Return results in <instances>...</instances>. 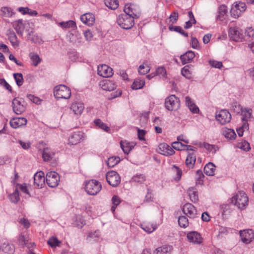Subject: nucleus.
<instances>
[{
  "instance_id": "e2e57ef3",
  "label": "nucleus",
  "mask_w": 254,
  "mask_h": 254,
  "mask_svg": "<svg viewBox=\"0 0 254 254\" xmlns=\"http://www.w3.org/2000/svg\"><path fill=\"white\" fill-rule=\"evenodd\" d=\"M209 63L213 67L220 69L223 66V64L221 62L215 60H210L209 61Z\"/></svg>"
},
{
  "instance_id": "f704fd0d",
  "label": "nucleus",
  "mask_w": 254,
  "mask_h": 254,
  "mask_svg": "<svg viewBox=\"0 0 254 254\" xmlns=\"http://www.w3.org/2000/svg\"><path fill=\"white\" fill-rule=\"evenodd\" d=\"M141 227L144 231L148 233L153 232L157 228L155 224L150 223H143L141 224Z\"/></svg>"
},
{
  "instance_id": "c85d7f7f",
  "label": "nucleus",
  "mask_w": 254,
  "mask_h": 254,
  "mask_svg": "<svg viewBox=\"0 0 254 254\" xmlns=\"http://www.w3.org/2000/svg\"><path fill=\"white\" fill-rule=\"evenodd\" d=\"M186 103L191 112L194 114H197L199 112L198 108L195 105L193 101L189 96H186L185 98Z\"/></svg>"
},
{
  "instance_id": "aec40b11",
  "label": "nucleus",
  "mask_w": 254,
  "mask_h": 254,
  "mask_svg": "<svg viewBox=\"0 0 254 254\" xmlns=\"http://www.w3.org/2000/svg\"><path fill=\"white\" fill-rule=\"evenodd\" d=\"M6 35L11 45L14 48H17L19 46V41L13 30L9 29L6 31Z\"/></svg>"
},
{
  "instance_id": "c756f323",
  "label": "nucleus",
  "mask_w": 254,
  "mask_h": 254,
  "mask_svg": "<svg viewBox=\"0 0 254 254\" xmlns=\"http://www.w3.org/2000/svg\"><path fill=\"white\" fill-rule=\"evenodd\" d=\"M55 155V153L48 147L43 149L42 151V157L45 161H48L52 159Z\"/></svg>"
},
{
  "instance_id": "0eeeda50",
  "label": "nucleus",
  "mask_w": 254,
  "mask_h": 254,
  "mask_svg": "<svg viewBox=\"0 0 254 254\" xmlns=\"http://www.w3.org/2000/svg\"><path fill=\"white\" fill-rule=\"evenodd\" d=\"M246 5L244 2H236L231 7L230 10L231 15L233 17L238 18L246 10Z\"/></svg>"
},
{
  "instance_id": "f03ea898",
  "label": "nucleus",
  "mask_w": 254,
  "mask_h": 254,
  "mask_svg": "<svg viewBox=\"0 0 254 254\" xmlns=\"http://www.w3.org/2000/svg\"><path fill=\"white\" fill-rule=\"evenodd\" d=\"M84 188L88 194L95 195L100 191L102 185L99 181L96 180H90L86 182Z\"/></svg>"
},
{
  "instance_id": "f8f14e48",
  "label": "nucleus",
  "mask_w": 254,
  "mask_h": 254,
  "mask_svg": "<svg viewBox=\"0 0 254 254\" xmlns=\"http://www.w3.org/2000/svg\"><path fill=\"white\" fill-rule=\"evenodd\" d=\"M229 35L231 39L235 42H240L244 38L242 30L237 27H231Z\"/></svg>"
},
{
  "instance_id": "a211bd4d",
  "label": "nucleus",
  "mask_w": 254,
  "mask_h": 254,
  "mask_svg": "<svg viewBox=\"0 0 254 254\" xmlns=\"http://www.w3.org/2000/svg\"><path fill=\"white\" fill-rule=\"evenodd\" d=\"M12 106L13 112L17 114H21L24 112L25 107L22 104L21 101L16 98H15L12 103Z\"/></svg>"
},
{
  "instance_id": "de8ad7c7",
  "label": "nucleus",
  "mask_w": 254,
  "mask_h": 254,
  "mask_svg": "<svg viewBox=\"0 0 254 254\" xmlns=\"http://www.w3.org/2000/svg\"><path fill=\"white\" fill-rule=\"evenodd\" d=\"M0 11L2 12V14L3 16L7 17H10L14 14L12 9L8 7H1Z\"/></svg>"
},
{
  "instance_id": "6e6d98bb",
  "label": "nucleus",
  "mask_w": 254,
  "mask_h": 254,
  "mask_svg": "<svg viewBox=\"0 0 254 254\" xmlns=\"http://www.w3.org/2000/svg\"><path fill=\"white\" fill-rule=\"evenodd\" d=\"M204 177V176L201 170H197L196 172L195 180L196 183L197 184L201 185L203 184L202 179Z\"/></svg>"
},
{
  "instance_id": "f257e3e1",
  "label": "nucleus",
  "mask_w": 254,
  "mask_h": 254,
  "mask_svg": "<svg viewBox=\"0 0 254 254\" xmlns=\"http://www.w3.org/2000/svg\"><path fill=\"white\" fill-rule=\"evenodd\" d=\"M231 203L241 210L245 209L249 203V199L244 191H239L231 198Z\"/></svg>"
},
{
  "instance_id": "b1692460",
  "label": "nucleus",
  "mask_w": 254,
  "mask_h": 254,
  "mask_svg": "<svg viewBox=\"0 0 254 254\" xmlns=\"http://www.w3.org/2000/svg\"><path fill=\"white\" fill-rule=\"evenodd\" d=\"M12 24L17 34L22 36L24 30L25 28V25L23 23V20L22 19L15 20L12 22Z\"/></svg>"
},
{
  "instance_id": "cd10ccee",
  "label": "nucleus",
  "mask_w": 254,
  "mask_h": 254,
  "mask_svg": "<svg viewBox=\"0 0 254 254\" xmlns=\"http://www.w3.org/2000/svg\"><path fill=\"white\" fill-rule=\"evenodd\" d=\"M84 106L83 103L75 102L72 104L70 107V110L76 115H80L82 114Z\"/></svg>"
},
{
  "instance_id": "5701e85b",
  "label": "nucleus",
  "mask_w": 254,
  "mask_h": 254,
  "mask_svg": "<svg viewBox=\"0 0 254 254\" xmlns=\"http://www.w3.org/2000/svg\"><path fill=\"white\" fill-rule=\"evenodd\" d=\"M27 121L24 118H13L10 121V126L14 128H16L25 126L27 124Z\"/></svg>"
},
{
  "instance_id": "0e129e2a",
  "label": "nucleus",
  "mask_w": 254,
  "mask_h": 254,
  "mask_svg": "<svg viewBox=\"0 0 254 254\" xmlns=\"http://www.w3.org/2000/svg\"><path fill=\"white\" fill-rule=\"evenodd\" d=\"M249 128V125L248 123H244L243 125L237 129V133L239 136H242L243 135L244 131L246 129L248 130Z\"/></svg>"
},
{
  "instance_id": "338daca9",
  "label": "nucleus",
  "mask_w": 254,
  "mask_h": 254,
  "mask_svg": "<svg viewBox=\"0 0 254 254\" xmlns=\"http://www.w3.org/2000/svg\"><path fill=\"white\" fill-rule=\"evenodd\" d=\"M27 98L34 103L40 104L41 100L37 97L34 96L33 95H27Z\"/></svg>"
},
{
  "instance_id": "4be33fe9",
  "label": "nucleus",
  "mask_w": 254,
  "mask_h": 254,
  "mask_svg": "<svg viewBox=\"0 0 254 254\" xmlns=\"http://www.w3.org/2000/svg\"><path fill=\"white\" fill-rule=\"evenodd\" d=\"M100 86L104 90L113 91L116 88L115 82L109 79H105L100 83Z\"/></svg>"
},
{
  "instance_id": "473e14b6",
  "label": "nucleus",
  "mask_w": 254,
  "mask_h": 254,
  "mask_svg": "<svg viewBox=\"0 0 254 254\" xmlns=\"http://www.w3.org/2000/svg\"><path fill=\"white\" fill-rule=\"evenodd\" d=\"M172 250V247L170 246H164L157 248L155 252V254H170Z\"/></svg>"
},
{
  "instance_id": "2f4dec72",
  "label": "nucleus",
  "mask_w": 254,
  "mask_h": 254,
  "mask_svg": "<svg viewBox=\"0 0 254 254\" xmlns=\"http://www.w3.org/2000/svg\"><path fill=\"white\" fill-rule=\"evenodd\" d=\"M196 161V157L193 153H189L186 159V165L189 169L193 168Z\"/></svg>"
},
{
  "instance_id": "37998d69",
  "label": "nucleus",
  "mask_w": 254,
  "mask_h": 254,
  "mask_svg": "<svg viewBox=\"0 0 254 254\" xmlns=\"http://www.w3.org/2000/svg\"><path fill=\"white\" fill-rule=\"evenodd\" d=\"M120 161V159L119 157H111L108 158L107 161V166L110 167H114L118 164Z\"/></svg>"
},
{
  "instance_id": "864d4df0",
  "label": "nucleus",
  "mask_w": 254,
  "mask_h": 254,
  "mask_svg": "<svg viewBox=\"0 0 254 254\" xmlns=\"http://www.w3.org/2000/svg\"><path fill=\"white\" fill-rule=\"evenodd\" d=\"M169 29L170 31H175L176 32H179L184 36L187 37L188 36V34L187 32H185L184 30L182 29L181 26H169Z\"/></svg>"
},
{
  "instance_id": "20e7f679",
  "label": "nucleus",
  "mask_w": 254,
  "mask_h": 254,
  "mask_svg": "<svg viewBox=\"0 0 254 254\" xmlns=\"http://www.w3.org/2000/svg\"><path fill=\"white\" fill-rule=\"evenodd\" d=\"M117 23L122 28L129 29L134 25V19L125 13L120 15L117 18Z\"/></svg>"
},
{
  "instance_id": "f3484780",
  "label": "nucleus",
  "mask_w": 254,
  "mask_h": 254,
  "mask_svg": "<svg viewBox=\"0 0 254 254\" xmlns=\"http://www.w3.org/2000/svg\"><path fill=\"white\" fill-rule=\"evenodd\" d=\"M240 236L244 243L249 244L254 239V232L252 229L245 230L240 232Z\"/></svg>"
},
{
  "instance_id": "bf43d9fd",
  "label": "nucleus",
  "mask_w": 254,
  "mask_h": 254,
  "mask_svg": "<svg viewBox=\"0 0 254 254\" xmlns=\"http://www.w3.org/2000/svg\"><path fill=\"white\" fill-rule=\"evenodd\" d=\"M178 13L177 11H174L169 16L170 19V23H171V24L170 26H173V24H175L177 22L178 19Z\"/></svg>"
},
{
  "instance_id": "58836bf2",
  "label": "nucleus",
  "mask_w": 254,
  "mask_h": 254,
  "mask_svg": "<svg viewBox=\"0 0 254 254\" xmlns=\"http://www.w3.org/2000/svg\"><path fill=\"white\" fill-rule=\"evenodd\" d=\"M29 57L32 61V64L35 66H37L41 61V59L38 55L34 52L30 53Z\"/></svg>"
},
{
  "instance_id": "09e8293b",
  "label": "nucleus",
  "mask_w": 254,
  "mask_h": 254,
  "mask_svg": "<svg viewBox=\"0 0 254 254\" xmlns=\"http://www.w3.org/2000/svg\"><path fill=\"white\" fill-rule=\"evenodd\" d=\"M182 75L188 79L191 78L192 72L190 70V65H187L185 66L182 69Z\"/></svg>"
},
{
  "instance_id": "7ed1b4c3",
  "label": "nucleus",
  "mask_w": 254,
  "mask_h": 254,
  "mask_svg": "<svg viewBox=\"0 0 254 254\" xmlns=\"http://www.w3.org/2000/svg\"><path fill=\"white\" fill-rule=\"evenodd\" d=\"M54 94L57 99H69L71 96L69 88L64 85H59L55 87Z\"/></svg>"
},
{
  "instance_id": "4d7b16f0",
  "label": "nucleus",
  "mask_w": 254,
  "mask_h": 254,
  "mask_svg": "<svg viewBox=\"0 0 254 254\" xmlns=\"http://www.w3.org/2000/svg\"><path fill=\"white\" fill-rule=\"evenodd\" d=\"M173 170L174 172L175 173V177L174 178L175 180L177 181H179L182 175V170L178 167L175 165L173 166Z\"/></svg>"
},
{
  "instance_id": "774afa93",
  "label": "nucleus",
  "mask_w": 254,
  "mask_h": 254,
  "mask_svg": "<svg viewBox=\"0 0 254 254\" xmlns=\"http://www.w3.org/2000/svg\"><path fill=\"white\" fill-rule=\"evenodd\" d=\"M59 243V240L56 238H50L49 240V241H48V244L51 247H55L58 246Z\"/></svg>"
},
{
  "instance_id": "e433bc0d",
  "label": "nucleus",
  "mask_w": 254,
  "mask_h": 254,
  "mask_svg": "<svg viewBox=\"0 0 254 254\" xmlns=\"http://www.w3.org/2000/svg\"><path fill=\"white\" fill-rule=\"evenodd\" d=\"M200 147L205 148L207 151L212 152V153H215L219 149V147L215 145L210 144L208 143L203 142L200 144Z\"/></svg>"
},
{
  "instance_id": "2eb2a0df",
  "label": "nucleus",
  "mask_w": 254,
  "mask_h": 254,
  "mask_svg": "<svg viewBox=\"0 0 254 254\" xmlns=\"http://www.w3.org/2000/svg\"><path fill=\"white\" fill-rule=\"evenodd\" d=\"M98 74L104 77H109L113 75V69L106 64L98 67Z\"/></svg>"
},
{
  "instance_id": "39448f33",
  "label": "nucleus",
  "mask_w": 254,
  "mask_h": 254,
  "mask_svg": "<svg viewBox=\"0 0 254 254\" xmlns=\"http://www.w3.org/2000/svg\"><path fill=\"white\" fill-rule=\"evenodd\" d=\"M165 106L169 111H176L180 106L179 99L174 95H171L165 99Z\"/></svg>"
},
{
  "instance_id": "1a4fd4ad",
  "label": "nucleus",
  "mask_w": 254,
  "mask_h": 254,
  "mask_svg": "<svg viewBox=\"0 0 254 254\" xmlns=\"http://www.w3.org/2000/svg\"><path fill=\"white\" fill-rule=\"evenodd\" d=\"M106 180L108 184L113 187H117L121 182V177L119 174L114 171H110L106 174Z\"/></svg>"
},
{
  "instance_id": "680f3d73",
  "label": "nucleus",
  "mask_w": 254,
  "mask_h": 254,
  "mask_svg": "<svg viewBox=\"0 0 254 254\" xmlns=\"http://www.w3.org/2000/svg\"><path fill=\"white\" fill-rule=\"evenodd\" d=\"M100 236V232L99 230L94 232H90L88 234L87 239H92L96 241Z\"/></svg>"
},
{
  "instance_id": "393cba45",
  "label": "nucleus",
  "mask_w": 254,
  "mask_h": 254,
  "mask_svg": "<svg viewBox=\"0 0 254 254\" xmlns=\"http://www.w3.org/2000/svg\"><path fill=\"white\" fill-rule=\"evenodd\" d=\"M81 21L84 24L92 26L95 23V16L91 13H86L80 16Z\"/></svg>"
},
{
  "instance_id": "8fccbe9b",
  "label": "nucleus",
  "mask_w": 254,
  "mask_h": 254,
  "mask_svg": "<svg viewBox=\"0 0 254 254\" xmlns=\"http://www.w3.org/2000/svg\"><path fill=\"white\" fill-rule=\"evenodd\" d=\"M179 226L182 228H186L189 226L188 219L185 216H180L178 219Z\"/></svg>"
},
{
  "instance_id": "4468645a",
  "label": "nucleus",
  "mask_w": 254,
  "mask_h": 254,
  "mask_svg": "<svg viewBox=\"0 0 254 254\" xmlns=\"http://www.w3.org/2000/svg\"><path fill=\"white\" fill-rule=\"evenodd\" d=\"M158 152L165 156H171L175 153L174 150L165 143H160L158 145Z\"/></svg>"
},
{
  "instance_id": "c9c22d12",
  "label": "nucleus",
  "mask_w": 254,
  "mask_h": 254,
  "mask_svg": "<svg viewBox=\"0 0 254 254\" xmlns=\"http://www.w3.org/2000/svg\"><path fill=\"white\" fill-rule=\"evenodd\" d=\"M223 134L225 137L229 139H235L236 134L234 129L226 128L223 129Z\"/></svg>"
},
{
  "instance_id": "5fc2aeb1",
  "label": "nucleus",
  "mask_w": 254,
  "mask_h": 254,
  "mask_svg": "<svg viewBox=\"0 0 254 254\" xmlns=\"http://www.w3.org/2000/svg\"><path fill=\"white\" fill-rule=\"evenodd\" d=\"M13 76L17 85L18 86H21L23 83V78L22 74L21 73H15Z\"/></svg>"
},
{
  "instance_id": "423d86ee",
  "label": "nucleus",
  "mask_w": 254,
  "mask_h": 254,
  "mask_svg": "<svg viewBox=\"0 0 254 254\" xmlns=\"http://www.w3.org/2000/svg\"><path fill=\"white\" fill-rule=\"evenodd\" d=\"M124 12L131 16L133 19L138 18L141 14L139 7L136 4L131 3L125 5Z\"/></svg>"
},
{
  "instance_id": "603ef678",
  "label": "nucleus",
  "mask_w": 254,
  "mask_h": 254,
  "mask_svg": "<svg viewBox=\"0 0 254 254\" xmlns=\"http://www.w3.org/2000/svg\"><path fill=\"white\" fill-rule=\"evenodd\" d=\"M75 225L78 228H82L85 224V220L84 218L80 215L76 217V220L74 222Z\"/></svg>"
},
{
  "instance_id": "c03bdc74",
  "label": "nucleus",
  "mask_w": 254,
  "mask_h": 254,
  "mask_svg": "<svg viewBox=\"0 0 254 254\" xmlns=\"http://www.w3.org/2000/svg\"><path fill=\"white\" fill-rule=\"evenodd\" d=\"M94 124L99 128L108 132L110 130V128L107 126V125L103 122L100 119H96L94 120Z\"/></svg>"
},
{
  "instance_id": "4c0bfd02",
  "label": "nucleus",
  "mask_w": 254,
  "mask_h": 254,
  "mask_svg": "<svg viewBox=\"0 0 254 254\" xmlns=\"http://www.w3.org/2000/svg\"><path fill=\"white\" fill-rule=\"evenodd\" d=\"M243 116L242 120L244 123H247L248 121L251 118L252 110L251 109L245 108L241 112Z\"/></svg>"
},
{
  "instance_id": "13d9d810",
  "label": "nucleus",
  "mask_w": 254,
  "mask_h": 254,
  "mask_svg": "<svg viewBox=\"0 0 254 254\" xmlns=\"http://www.w3.org/2000/svg\"><path fill=\"white\" fill-rule=\"evenodd\" d=\"M172 148L177 150H184L185 144L180 141H175L172 143Z\"/></svg>"
},
{
  "instance_id": "79ce46f5",
  "label": "nucleus",
  "mask_w": 254,
  "mask_h": 254,
  "mask_svg": "<svg viewBox=\"0 0 254 254\" xmlns=\"http://www.w3.org/2000/svg\"><path fill=\"white\" fill-rule=\"evenodd\" d=\"M105 4L111 9H116L119 6V2L117 0H105Z\"/></svg>"
},
{
  "instance_id": "72a5a7b5",
  "label": "nucleus",
  "mask_w": 254,
  "mask_h": 254,
  "mask_svg": "<svg viewBox=\"0 0 254 254\" xmlns=\"http://www.w3.org/2000/svg\"><path fill=\"white\" fill-rule=\"evenodd\" d=\"M215 170V166L214 164L211 162H209L205 166L204 172L207 176H213Z\"/></svg>"
},
{
  "instance_id": "a18cd8bd",
  "label": "nucleus",
  "mask_w": 254,
  "mask_h": 254,
  "mask_svg": "<svg viewBox=\"0 0 254 254\" xmlns=\"http://www.w3.org/2000/svg\"><path fill=\"white\" fill-rule=\"evenodd\" d=\"M146 180V177L143 174H136L132 177L131 181L133 182L139 184L143 183Z\"/></svg>"
},
{
  "instance_id": "bb28decb",
  "label": "nucleus",
  "mask_w": 254,
  "mask_h": 254,
  "mask_svg": "<svg viewBox=\"0 0 254 254\" xmlns=\"http://www.w3.org/2000/svg\"><path fill=\"white\" fill-rule=\"evenodd\" d=\"M194 53L191 51H188L180 57V60L183 64L190 63L194 58Z\"/></svg>"
},
{
  "instance_id": "ea45409f",
  "label": "nucleus",
  "mask_w": 254,
  "mask_h": 254,
  "mask_svg": "<svg viewBox=\"0 0 254 254\" xmlns=\"http://www.w3.org/2000/svg\"><path fill=\"white\" fill-rule=\"evenodd\" d=\"M145 84V81L144 79L140 78H136L134 80L133 84L131 85L132 89L137 90L142 88Z\"/></svg>"
},
{
  "instance_id": "a19ab883",
  "label": "nucleus",
  "mask_w": 254,
  "mask_h": 254,
  "mask_svg": "<svg viewBox=\"0 0 254 254\" xmlns=\"http://www.w3.org/2000/svg\"><path fill=\"white\" fill-rule=\"evenodd\" d=\"M8 198L11 202L14 203H16L19 201L20 197L17 187L16 188L14 191L12 193L9 195Z\"/></svg>"
},
{
  "instance_id": "49530a36",
  "label": "nucleus",
  "mask_w": 254,
  "mask_h": 254,
  "mask_svg": "<svg viewBox=\"0 0 254 254\" xmlns=\"http://www.w3.org/2000/svg\"><path fill=\"white\" fill-rule=\"evenodd\" d=\"M227 11V9L226 6L225 5H220L219 8V15L217 16V19L221 21L223 20Z\"/></svg>"
},
{
  "instance_id": "ddd939ff",
  "label": "nucleus",
  "mask_w": 254,
  "mask_h": 254,
  "mask_svg": "<svg viewBox=\"0 0 254 254\" xmlns=\"http://www.w3.org/2000/svg\"><path fill=\"white\" fill-rule=\"evenodd\" d=\"M187 238L189 242L199 245L202 243L203 238L196 231H191L188 233Z\"/></svg>"
},
{
  "instance_id": "69168bd1",
  "label": "nucleus",
  "mask_w": 254,
  "mask_h": 254,
  "mask_svg": "<svg viewBox=\"0 0 254 254\" xmlns=\"http://www.w3.org/2000/svg\"><path fill=\"white\" fill-rule=\"evenodd\" d=\"M238 147L245 151H248L250 149L249 143L246 141L241 143H239L238 144Z\"/></svg>"
},
{
  "instance_id": "7c9ffc66",
  "label": "nucleus",
  "mask_w": 254,
  "mask_h": 254,
  "mask_svg": "<svg viewBox=\"0 0 254 254\" xmlns=\"http://www.w3.org/2000/svg\"><path fill=\"white\" fill-rule=\"evenodd\" d=\"M188 193L192 202H196L198 200V192L196 188L193 187L189 188Z\"/></svg>"
},
{
  "instance_id": "dca6fc26",
  "label": "nucleus",
  "mask_w": 254,
  "mask_h": 254,
  "mask_svg": "<svg viewBox=\"0 0 254 254\" xmlns=\"http://www.w3.org/2000/svg\"><path fill=\"white\" fill-rule=\"evenodd\" d=\"M14 251V245L7 241H4L0 246V254H13Z\"/></svg>"
},
{
  "instance_id": "a878e982",
  "label": "nucleus",
  "mask_w": 254,
  "mask_h": 254,
  "mask_svg": "<svg viewBox=\"0 0 254 254\" xmlns=\"http://www.w3.org/2000/svg\"><path fill=\"white\" fill-rule=\"evenodd\" d=\"M135 144L134 142H129L127 140H122L120 142L121 147L126 154H128Z\"/></svg>"
},
{
  "instance_id": "9b49d317",
  "label": "nucleus",
  "mask_w": 254,
  "mask_h": 254,
  "mask_svg": "<svg viewBox=\"0 0 254 254\" xmlns=\"http://www.w3.org/2000/svg\"><path fill=\"white\" fill-rule=\"evenodd\" d=\"M183 212L190 219H193L198 217L197 210L195 207L191 203H187L183 207Z\"/></svg>"
},
{
  "instance_id": "9d476101",
  "label": "nucleus",
  "mask_w": 254,
  "mask_h": 254,
  "mask_svg": "<svg viewBox=\"0 0 254 254\" xmlns=\"http://www.w3.org/2000/svg\"><path fill=\"white\" fill-rule=\"evenodd\" d=\"M46 180L49 187L55 188L58 185L60 182L59 175L54 171L48 172L46 175Z\"/></svg>"
},
{
  "instance_id": "6ab92c4d",
  "label": "nucleus",
  "mask_w": 254,
  "mask_h": 254,
  "mask_svg": "<svg viewBox=\"0 0 254 254\" xmlns=\"http://www.w3.org/2000/svg\"><path fill=\"white\" fill-rule=\"evenodd\" d=\"M45 178L42 171L37 172L34 176V185L38 188H42L45 185Z\"/></svg>"
},
{
  "instance_id": "052dcab7",
  "label": "nucleus",
  "mask_w": 254,
  "mask_h": 254,
  "mask_svg": "<svg viewBox=\"0 0 254 254\" xmlns=\"http://www.w3.org/2000/svg\"><path fill=\"white\" fill-rule=\"evenodd\" d=\"M150 68L147 65H140L138 67V72L142 75H145L149 72Z\"/></svg>"
},
{
  "instance_id": "3c124183",
  "label": "nucleus",
  "mask_w": 254,
  "mask_h": 254,
  "mask_svg": "<svg viewBox=\"0 0 254 254\" xmlns=\"http://www.w3.org/2000/svg\"><path fill=\"white\" fill-rule=\"evenodd\" d=\"M59 24L63 28H74L76 27V23L73 20L62 22Z\"/></svg>"
},
{
  "instance_id": "6e6552de",
  "label": "nucleus",
  "mask_w": 254,
  "mask_h": 254,
  "mask_svg": "<svg viewBox=\"0 0 254 254\" xmlns=\"http://www.w3.org/2000/svg\"><path fill=\"white\" fill-rule=\"evenodd\" d=\"M216 120L221 125L229 123L231 120V114L226 110H221L216 112Z\"/></svg>"
},
{
  "instance_id": "412c9836",
  "label": "nucleus",
  "mask_w": 254,
  "mask_h": 254,
  "mask_svg": "<svg viewBox=\"0 0 254 254\" xmlns=\"http://www.w3.org/2000/svg\"><path fill=\"white\" fill-rule=\"evenodd\" d=\"M84 133L81 131L74 132L69 137L68 141L70 145H76L79 143L83 138Z\"/></svg>"
}]
</instances>
